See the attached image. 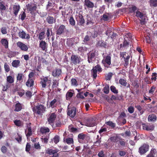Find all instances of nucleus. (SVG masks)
<instances>
[{"mask_svg": "<svg viewBox=\"0 0 157 157\" xmlns=\"http://www.w3.org/2000/svg\"><path fill=\"white\" fill-rule=\"evenodd\" d=\"M46 107L42 104H38L32 108L34 113L39 115H41L45 111Z\"/></svg>", "mask_w": 157, "mask_h": 157, "instance_id": "f257e3e1", "label": "nucleus"}, {"mask_svg": "<svg viewBox=\"0 0 157 157\" xmlns=\"http://www.w3.org/2000/svg\"><path fill=\"white\" fill-rule=\"evenodd\" d=\"M81 58L77 55H72L71 57V63L72 65H77L81 62Z\"/></svg>", "mask_w": 157, "mask_h": 157, "instance_id": "f03ea898", "label": "nucleus"}, {"mask_svg": "<svg viewBox=\"0 0 157 157\" xmlns=\"http://www.w3.org/2000/svg\"><path fill=\"white\" fill-rule=\"evenodd\" d=\"M111 56L109 55L103 56L102 63L105 67H109L111 65Z\"/></svg>", "mask_w": 157, "mask_h": 157, "instance_id": "7ed1b4c3", "label": "nucleus"}, {"mask_svg": "<svg viewBox=\"0 0 157 157\" xmlns=\"http://www.w3.org/2000/svg\"><path fill=\"white\" fill-rule=\"evenodd\" d=\"M136 16L140 18V23L142 25H144L145 23L146 16L144 15V13L137 10L136 12Z\"/></svg>", "mask_w": 157, "mask_h": 157, "instance_id": "20e7f679", "label": "nucleus"}, {"mask_svg": "<svg viewBox=\"0 0 157 157\" xmlns=\"http://www.w3.org/2000/svg\"><path fill=\"white\" fill-rule=\"evenodd\" d=\"M75 19L77 21V24L80 26L83 25L85 23V20L83 16L81 13H79L75 16Z\"/></svg>", "mask_w": 157, "mask_h": 157, "instance_id": "39448f33", "label": "nucleus"}, {"mask_svg": "<svg viewBox=\"0 0 157 157\" xmlns=\"http://www.w3.org/2000/svg\"><path fill=\"white\" fill-rule=\"evenodd\" d=\"M40 79L41 81L40 83L41 85L42 88H45L47 84H49V86L50 85L51 79H48V77L43 76L40 78Z\"/></svg>", "mask_w": 157, "mask_h": 157, "instance_id": "423d86ee", "label": "nucleus"}, {"mask_svg": "<svg viewBox=\"0 0 157 157\" xmlns=\"http://www.w3.org/2000/svg\"><path fill=\"white\" fill-rule=\"evenodd\" d=\"M26 6L27 10L29 12L32 14L34 13L37 8V5L32 2L26 5Z\"/></svg>", "mask_w": 157, "mask_h": 157, "instance_id": "0eeeda50", "label": "nucleus"}, {"mask_svg": "<svg viewBox=\"0 0 157 157\" xmlns=\"http://www.w3.org/2000/svg\"><path fill=\"white\" fill-rule=\"evenodd\" d=\"M62 74V70L61 67H56L52 71V75L54 77L58 78Z\"/></svg>", "mask_w": 157, "mask_h": 157, "instance_id": "6e6552de", "label": "nucleus"}, {"mask_svg": "<svg viewBox=\"0 0 157 157\" xmlns=\"http://www.w3.org/2000/svg\"><path fill=\"white\" fill-rule=\"evenodd\" d=\"M149 146L146 144H144L139 149V152L141 155L146 153L148 150Z\"/></svg>", "mask_w": 157, "mask_h": 157, "instance_id": "1a4fd4ad", "label": "nucleus"}, {"mask_svg": "<svg viewBox=\"0 0 157 157\" xmlns=\"http://www.w3.org/2000/svg\"><path fill=\"white\" fill-rule=\"evenodd\" d=\"M143 129L147 131H153L154 129L155 126L153 124L150 123L142 124Z\"/></svg>", "mask_w": 157, "mask_h": 157, "instance_id": "9d476101", "label": "nucleus"}, {"mask_svg": "<svg viewBox=\"0 0 157 157\" xmlns=\"http://www.w3.org/2000/svg\"><path fill=\"white\" fill-rule=\"evenodd\" d=\"M66 26L63 25H61L57 29L56 33L57 35L60 36L64 33L66 30Z\"/></svg>", "mask_w": 157, "mask_h": 157, "instance_id": "9b49d317", "label": "nucleus"}, {"mask_svg": "<svg viewBox=\"0 0 157 157\" xmlns=\"http://www.w3.org/2000/svg\"><path fill=\"white\" fill-rule=\"evenodd\" d=\"M88 61L89 63H93L94 60L95 59L96 56V51H92L91 53H88Z\"/></svg>", "mask_w": 157, "mask_h": 157, "instance_id": "f8f14e48", "label": "nucleus"}, {"mask_svg": "<svg viewBox=\"0 0 157 157\" xmlns=\"http://www.w3.org/2000/svg\"><path fill=\"white\" fill-rule=\"evenodd\" d=\"M76 109L75 107L69 108L67 111V115L71 117H74L76 114Z\"/></svg>", "mask_w": 157, "mask_h": 157, "instance_id": "ddd939ff", "label": "nucleus"}, {"mask_svg": "<svg viewBox=\"0 0 157 157\" xmlns=\"http://www.w3.org/2000/svg\"><path fill=\"white\" fill-rule=\"evenodd\" d=\"M17 45L22 51L26 52L28 50V48L27 46L21 41L17 42Z\"/></svg>", "mask_w": 157, "mask_h": 157, "instance_id": "4468645a", "label": "nucleus"}, {"mask_svg": "<svg viewBox=\"0 0 157 157\" xmlns=\"http://www.w3.org/2000/svg\"><path fill=\"white\" fill-rule=\"evenodd\" d=\"M84 5L88 9H92L95 6L94 3L90 0H85Z\"/></svg>", "mask_w": 157, "mask_h": 157, "instance_id": "2eb2a0df", "label": "nucleus"}, {"mask_svg": "<svg viewBox=\"0 0 157 157\" xmlns=\"http://www.w3.org/2000/svg\"><path fill=\"white\" fill-rule=\"evenodd\" d=\"M19 37L22 39H26L29 40L30 38L29 35L28 34H26L23 31H20L18 33Z\"/></svg>", "mask_w": 157, "mask_h": 157, "instance_id": "dca6fc26", "label": "nucleus"}, {"mask_svg": "<svg viewBox=\"0 0 157 157\" xmlns=\"http://www.w3.org/2000/svg\"><path fill=\"white\" fill-rule=\"evenodd\" d=\"M46 22L49 24H52L56 22V19L51 16L48 15L46 19Z\"/></svg>", "mask_w": 157, "mask_h": 157, "instance_id": "f3484780", "label": "nucleus"}, {"mask_svg": "<svg viewBox=\"0 0 157 157\" xmlns=\"http://www.w3.org/2000/svg\"><path fill=\"white\" fill-rule=\"evenodd\" d=\"M56 117V115L55 113H52L49 115L48 118V121L49 124H51L54 123Z\"/></svg>", "mask_w": 157, "mask_h": 157, "instance_id": "a211bd4d", "label": "nucleus"}, {"mask_svg": "<svg viewBox=\"0 0 157 157\" xmlns=\"http://www.w3.org/2000/svg\"><path fill=\"white\" fill-rule=\"evenodd\" d=\"M88 50V48L86 47L80 46L78 48V53L80 54V55L83 56L84 53L87 52Z\"/></svg>", "mask_w": 157, "mask_h": 157, "instance_id": "6ab92c4d", "label": "nucleus"}, {"mask_svg": "<svg viewBox=\"0 0 157 157\" xmlns=\"http://www.w3.org/2000/svg\"><path fill=\"white\" fill-rule=\"evenodd\" d=\"M39 46L42 50L46 51L47 48L48 44L45 41L42 40L40 41Z\"/></svg>", "mask_w": 157, "mask_h": 157, "instance_id": "aec40b11", "label": "nucleus"}, {"mask_svg": "<svg viewBox=\"0 0 157 157\" xmlns=\"http://www.w3.org/2000/svg\"><path fill=\"white\" fill-rule=\"evenodd\" d=\"M86 136V135L83 133L79 134L78 135V141L80 143H83V140L85 139Z\"/></svg>", "mask_w": 157, "mask_h": 157, "instance_id": "412c9836", "label": "nucleus"}, {"mask_svg": "<svg viewBox=\"0 0 157 157\" xmlns=\"http://www.w3.org/2000/svg\"><path fill=\"white\" fill-rule=\"evenodd\" d=\"M23 105L18 101L15 105L14 111L19 112L22 109Z\"/></svg>", "mask_w": 157, "mask_h": 157, "instance_id": "4be33fe9", "label": "nucleus"}, {"mask_svg": "<svg viewBox=\"0 0 157 157\" xmlns=\"http://www.w3.org/2000/svg\"><path fill=\"white\" fill-rule=\"evenodd\" d=\"M20 6L19 5H14L13 8V13L15 17L17 16L18 13L20 10Z\"/></svg>", "mask_w": 157, "mask_h": 157, "instance_id": "5701e85b", "label": "nucleus"}, {"mask_svg": "<svg viewBox=\"0 0 157 157\" xmlns=\"http://www.w3.org/2000/svg\"><path fill=\"white\" fill-rule=\"evenodd\" d=\"M130 58V56L128 55L125 58L123 59L124 60L122 61L123 64L125 67H127L128 65Z\"/></svg>", "mask_w": 157, "mask_h": 157, "instance_id": "b1692460", "label": "nucleus"}, {"mask_svg": "<svg viewBox=\"0 0 157 157\" xmlns=\"http://www.w3.org/2000/svg\"><path fill=\"white\" fill-rule=\"evenodd\" d=\"M35 79L28 78L27 82L25 83L26 86L28 87L33 86L34 84V82Z\"/></svg>", "mask_w": 157, "mask_h": 157, "instance_id": "393cba45", "label": "nucleus"}, {"mask_svg": "<svg viewBox=\"0 0 157 157\" xmlns=\"http://www.w3.org/2000/svg\"><path fill=\"white\" fill-rule=\"evenodd\" d=\"M97 47H100L106 48L107 47V43L104 40H99L96 44Z\"/></svg>", "mask_w": 157, "mask_h": 157, "instance_id": "a878e982", "label": "nucleus"}, {"mask_svg": "<svg viewBox=\"0 0 157 157\" xmlns=\"http://www.w3.org/2000/svg\"><path fill=\"white\" fill-rule=\"evenodd\" d=\"M0 42L6 48H8L9 42L6 39H2L0 41Z\"/></svg>", "mask_w": 157, "mask_h": 157, "instance_id": "bb28decb", "label": "nucleus"}, {"mask_svg": "<svg viewBox=\"0 0 157 157\" xmlns=\"http://www.w3.org/2000/svg\"><path fill=\"white\" fill-rule=\"evenodd\" d=\"M31 124L30 123H29L28 124L27 126V129L28 130V132L27 134H26V135L27 137H29L32 134V129L31 128V127L30 126Z\"/></svg>", "mask_w": 157, "mask_h": 157, "instance_id": "cd10ccee", "label": "nucleus"}, {"mask_svg": "<svg viewBox=\"0 0 157 157\" xmlns=\"http://www.w3.org/2000/svg\"><path fill=\"white\" fill-rule=\"evenodd\" d=\"M7 6V5H5V3L4 1H0V11H1V12L2 11L6 10V7Z\"/></svg>", "mask_w": 157, "mask_h": 157, "instance_id": "c85d7f7f", "label": "nucleus"}, {"mask_svg": "<svg viewBox=\"0 0 157 157\" xmlns=\"http://www.w3.org/2000/svg\"><path fill=\"white\" fill-rule=\"evenodd\" d=\"M157 117L156 115L154 114H150L148 117V121H155L156 120Z\"/></svg>", "mask_w": 157, "mask_h": 157, "instance_id": "c756f323", "label": "nucleus"}, {"mask_svg": "<svg viewBox=\"0 0 157 157\" xmlns=\"http://www.w3.org/2000/svg\"><path fill=\"white\" fill-rule=\"evenodd\" d=\"M20 63V61L19 60H13L12 63V66L14 67L17 68L18 67Z\"/></svg>", "mask_w": 157, "mask_h": 157, "instance_id": "7c9ffc66", "label": "nucleus"}, {"mask_svg": "<svg viewBox=\"0 0 157 157\" xmlns=\"http://www.w3.org/2000/svg\"><path fill=\"white\" fill-rule=\"evenodd\" d=\"M149 3L151 7H157V0H150Z\"/></svg>", "mask_w": 157, "mask_h": 157, "instance_id": "2f4dec72", "label": "nucleus"}, {"mask_svg": "<svg viewBox=\"0 0 157 157\" xmlns=\"http://www.w3.org/2000/svg\"><path fill=\"white\" fill-rule=\"evenodd\" d=\"M14 80V77H12L11 76H8L6 77V81L7 83L12 84L13 83Z\"/></svg>", "mask_w": 157, "mask_h": 157, "instance_id": "473e14b6", "label": "nucleus"}, {"mask_svg": "<svg viewBox=\"0 0 157 157\" xmlns=\"http://www.w3.org/2000/svg\"><path fill=\"white\" fill-rule=\"evenodd\" d=\"M135 107L136 108L138 111L140 112V115H142L144 112L145 109H144L142 108V107L140 105H136Z\"/></svg>", "mask_w": 157, "mask_h": 157, "instance_id": "72a5a7b5", "label": "nucleus"}, {"mask_svg": "<svg viewBox=\"0 0 157 157\" xmlns=\"http://www.w3.org/2000/svg\"><path fill=\"white\" fill-rule=\"evenodd\" d=\"M74 41L72 39H68L67 41V45L69 47H72L74 44Z\"/></svg>", "mask_w": 157, "mask_h": 157, "instance_id": "f704fd0d", "label": "nucleus"}, {"mask_svg": "<svg viewBox=\"0 0 157 157\" xmlns=\"http://www.w3.org/2000/svg\"><path fill=\"white\" fill-rule=\"evenodd\" d=\"M58 152V151L57 149L52 150V149H49L47 151L46 153L49 154L50 155H55Z\"/></svg>", "mask_w": 157, "mask_h": 157, "instance_id": "c9c22d12", "label": "nucleus"}, {"mask_svg": "<svg viewBox=\"0 0 157 157\" xmlns=\"http://www.w3.org/2000/svg\"><path fill=\"white\" fill-rule=\"evenodd\" d=\"M90 33V32L88 33V34H87L85 36L83 41L84 43H87V42L90 40V37H91Z\"/></svg>", "mask_w": 157, "mask_h": 157, "instance_id": "e433bc0d", "label": "nucleus"}, {"mask_svg": "<svg viewBox=\"0 0 157 157\" xmlns=\"http://www.w3.org/2000/svg\"><path fill=\"white\" fill-rule=\"evenodd\" d=\"M45 34L44 31L40 32L39 34L38 39L41 40L44 39L45 38Z\"/></svg>", "mask_w": 157, "mask_h": 157, "instance_id": "4c0bfd02", "label": "nucleus"}, {"mask_svg": "<svg viewBox=\"0 0 157 157\" xmlns=\"http://www.w3.org/2000/svg\"><path fill=\"white\" fill-rule=\"evenodd\" d=\"M40 132L42 133H45L49 132L50 130L48 128L42 127L40 129Z\"/></svg>", "mask_w": 157, "mask_h": 157, "instance_id": "58836bf2", "label": "nucleus"}, {"mask_svg": "<svg viewBox=\"0 0 157 157\" xmlns=\"http://www.w3.org/2000/svg\"><path fill=\"white\" fill-rule=\"evenodd\" d=\"M70 24L72 26H74L75 24V21L72 16L70 17L69 19Z\"/></svg>", "mask_w": 157, "mask_h": 157, "instance_id": "ea45409f", "label": "nucleus"}, {"mask_svg": "<svg viewBox=\"0 0 157 157\" xmlns=\"http://www.w3.org/2000/svg\"><path fill=\"white\" fill-rule=\"evenodd\" d=\"M100 34V32L98 30H96L94 31L93 33H91L90 35V36H92L93 38H94L97 37L98 35Z\"/></svg>", "mask_w": 157, "mask_h": 157, "instance_id": "a19ab883", "label": "nucleus"}, {"mask_svg": "<svg viewBox=\"0 0 157 157\" xmlns=\"http://www.w3.org/2000/svg\"><path fill=\"white\" fill-rule=\"evenodd\" d=\"M109 13H107L106 14H103L102 17L101 18V20H103L104 21H108L109 19Z\"/></svg>", "mask_w": 157, "mask_h": 157, "instance_id": "79ce46f5", "label": "nucleus"}, {"mask_svg": "<svg viewBox=\"0 0 157 157\" xmlns=\"http://www.w3.org/2000/svg\"><path fill=\"white\" fill-rule=\"evenodd\" d=\"M91 75L93 79H95L97 77V71L94 69L91 70Z\"/></svg>", "mask_w": 157, "mask_h": 157, "instance_id": "37998d69", "label": "nucleus"}, {"mask_svg": "<svg viewBox=\"0 0 157 157\" xmlns=\"http://www.w3.org/2000/svg\"><path fill=\"white\" fill-rule=\"evenodd\" d=\"M103 91L104 93L105 94H109V86L108 85H106L104 87Z\"/></svg>", "mask_w": 157, "mask_h": 157, "instance_id": "c03bdc74", "label": "nucleus"}, {"mask_svg": "<svg viewBox=\"0 0 157 157\" xmlns=\"http://www.w3.org/2000/svg\"><path fill=\"white\" fill-rule=\"evenodd\" d=\"M14 123L16 126L18 127L21 126L23 125V123L20 120H14Z\"/></svg>", "mask_w": 157, "mask_h": 157, "instance_id": "a18cd8bd", "label": "nucleus"}, {"mask_svg": "<svg viewBox=\"0 0 157 157\" xmlns=\"http://www.w3.org/2000/svg\"><path fill=\"white\" fill-rule=\"evenodd\" d=\"M111 91L113 93L115 94H117L118 93V91L116 89V87L114 86H111L110 87Z\"/></svg>", "mask_w": 157, "mask_h": 157, "instance_id": "49530a36", "label": "nucleus"}, {"mask_svg": "<svg viewBox=\"0 0 157 157\" xmlns=\"http://www.w3.org/2000/svg\"><path fill=\"white\" fill-rule=\"evenodd\" d=\"M118 136H113L110 138V140L113 142H117L118 141Z\"/></svg>", "mask_w": 157, "mask_h": 157, "instance_id": "de8ad7c7", "label": "nucleus"}, {"mask_svg": "<svg viewBox=\"0 0 157 157\" xmlns=\"http://www.w3.org/2000/svg\"><path fill=\"white\" fill-rule=\"evenodd\" d=\"M93 69L97 71L101 72L102 71V68L101 67V66L99 64H97L95 67H93Z\"/></svg>", "mask_w": 157, "mask_h": 157, "instance_id": "09e8293b", "label": "nucleus"}, {"mask_svg": "<svg viewBox=\"0 0 157 157\" xmlns=\"http://www.w3.org/2000/svg\"><path fill=\"white\" fill-rule=\"evenodd\" d=\"M119 83L121 85L125 86H126L127 85V82L126 81L122 78H121L119 79Z\"/></svg>", "mask_w": 157, "mask_h": 157, "instance_id": "8fccbe9b", "label": "nucleus"}, {"mask_svg": "<svg viewBox=\"0 0 157 157\" xmlns=\"http://www.w3.org/2000/svg\"><path fill=\"white\" fill-rule=\"evenodd\" d=\"M129 44V42H128L126 40H124L123 41V44H120V48L122 47H128Z\"/></svg>", "mask_w": 157, "mask_h": 157, "instance_id": "3c124183", "label": "nucleus"}, {"mask_svg": "<svg viewBox=\"0 0 157 157\" xmlns=\"http://www.w3.org/2000/svg\"><path fill=\"white\" fill-rule=\"evenodd\" d=\"M4 68L6 72H8L10 70L9 65L7 63H5L4 65Z\"/></svg>", "mask_w": 157, "mask_h": 157, "instance_id": "603ef678", "label": "nucleus"}, {"mask_svg": "<svg viewBox=\"0 0 157 157\" xmlns=\"http://www.w3.org/2000/svg\"><path fill=\"white\" fill-rule=\"evenodd\" d=\"M70 90L68 91L66 94V97L67 99H70L73 96V93L70 91Z\"/></svg>", "mask_w": 157, "mask_h": 157, "instance_id": "864d4df0", "label": "nucleus"}, {"mask_svg": "<svg viewBox=\"0 0 157 157\" xmlns=\"http://www.w3.org/2000/svg\"><path fill=\"white\" fill-rule=\"evenodd\" d=\"M26 17V15L25 12L24 11L22 12L20 14L19 17L22 21H23L25 19Z\"/></svg>", "mask_w": 157, "mask_h": 157, "instance_id": "5fc2aeb1", "label": "nucleus"}, {"mask_svg": "<svg viewBox=\"0 0 157 157\" xmlns=\"http://www.w3.org/2000/svg\"><path fill=\"white\" fill-rule=\"evenodd\" d=\"M52 33V31L49 28H48L47 29V32L46 33V35L47 36V37L49 38V37L51 36Z\"/></svg>", "mask_w": 157, "mask_h": 157, "instance_id": "6e6d98bb", "label": "nucleus"}, {"mask_svg": "<svg viewBox=\"0 0 157 157\" xmlns=\"http://www.w3.org/2000/svg\"><path fill=\"white\" fill-rule=\"evenodd\" d=\"M65 141L66 143L68 144H73L74 143L73 139L70 138H66Z\"/></svg>", "mask_w": 157, "mask_h": 157, "instance_id": "4d7b16f0", "label": "nucleus"}, {"mask_svg": "<svg viewBox=\"0 0 157 157\" xmlns=\"http://www.w3.org/2000/svg\"><path fill=\"white\" fill-rule=\"evenodd\" d=\"M71 84L72 86H77L78 83L76 80L75 78H72L71 80Z\"/></svg>", "mask_w": 157, "mask_h": 157, "instance_id": "13d9d810", "label": "nucleus"}, {"mask_svg": "<svg viewBox=\"0 0 157 157\" xmlns=\"http://www.w3.org/2000/svg\"><path fill=\"white\" fill-rule=\"evenodd\" d=\"M99 136L98 135L97 138V139H98L94 143V145L95 146H99L100 145V143L101 142V138H99Z\"/></svg>", "mask_w": 157, "mask_h": 157, "instance_id": "bf43d9fd", "label": "nucleus"}, {"mask_svg": "<svg viewBox=\"0 0 157 157\" xmlns=\"http://www.w3.org/2000/svg\"><path fill=\"white\" fill-rule=\"evenodd\" d=\"M137 8L136 6H132L129 8V12L130 13H135L137 10Z\"/></svg>", "mask_w": 157, "mask_h": 157, "instance_id": "052dcab7", "label": "nucleus"}, {"mask_svg": "<svg viewBox=\"0 0 157 157\" xmlns=\"http://www.w3.org/2000/svg\"><path fill=\"white\" fill-rule=\"evenodd\" d=\"M157 153V151L156 149L152 148L151 149L150 153L148 155H150L152 156H154Z\"/></svg>", "mask_w": 157, "mask_h": 157, "instance_id": "680f3d73", "label": "nucleus"}, {"mask_svg": "<svg viewBox=\"0 0 157 157\" xmlns=\"http://www.w3.org/2000/svg\"><path fill=\"white\" fill-rule=\"evenodd\" d=\"M106 124L113 128H114L115 126V123H113L112 121H109L106 123Z\"/></svg>", "mask_w": 157, "mask_h": 157, "instance_id": "e2e57ef3", "label": "nucleus"}, {"mask_svg": "<svg viewBox=\"0 0 157 157\" xmlns=\"http://www.w3.org/2000/svg\"><path fill=\"white\" fill-rule=\"evenodd\" d=\"M57 102V100L56 99L54 98L52 101L50 103V106L52 108L54 107V104Z\"/></svg>", "mask_w": 157, "mask_h": 157, "instance_id": "0e129e2a", "label": "nucleus"}, {"mask_svg": "<svg viewBox=\"0 0 157 157\" xmlns=\"http://www.w3.org/2000/svg\"><path fill=\"white\" fill-rule=\"evenodd\" d=\"M23 76V75L21 73H18L17 74V80L20 81L21 80H22V77Z\"/></svg>", "mask_w": 157, "mask_h": 157, "instance_id": "69168bd1", "label": "nucleus"}, {"mask_svg": "<svg viewBox=\"0 0 157 157\" xmlns=\"http://www.w3.org/2000/svg\"><path fill=\"white\" fill-rule=\"evenodd\" d=\"M152 77L151 80L152 81L154 80L155 81L156 80V77H157V74L156 73L154 72L152 73Z\"/></svg>", "mask_w": 157, "mask_h": 157, "instance_id": "338daca9", "label": "nucleus"}, {"mask_svg": "<svg viewBox=\"0 0 157 157\" xmlns=\"http://www.w3.org/2000/svg\"><path fill=\"white\" fill-rule=\"evenodd\" d=\"M31 147V146L30 143H27L26 146L25 151L27 152H29L30 150Z\"/></svg>", "mask_w": 157, "mask_h": 157, "instance_id": "774afa93", "label": "nucleus"}]
</instances>
